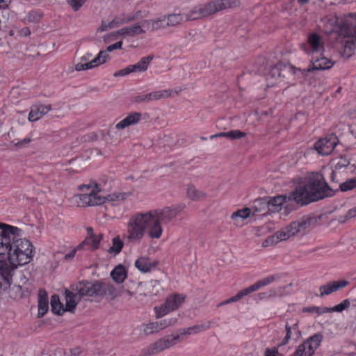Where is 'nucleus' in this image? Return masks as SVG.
Returning a JSON list of instances; mask_svg holds the SVG:
<instances>
[{
  "label": "nucleus",
  "mask_w": 356,
  "mask_h": 356,
  "mask_svg": "<svg viewBox=\"0 0 356 356\" xmlns=\"http://www.w3.org/2000/svg\"><path fill=\"white\" fill-rule=\"evenodd\" d=\"M356 40H346L343 45V54L346 57H350L355 49Z\"/></svg>",
  "instance_id": "obj_44"
},
{
  "label": "nucleus",
  "mask_w": 356,
  "mask_h": 356,
  "mask_svg": "<svg viewBox=\"0 0 356 356\" xmlns=\"http://www.w3.org/2000/svg\"><path fill=\"white\" fill-rule=\"evenodd\" d=\"M184 209V206L179 205L149 211L148 213L150 216L152 224L150 232L151 238L159 239L163 234L162 225H166L172 222Z\"/></svg>",
  "instance_id": "obj_5"
},
{
  "label": "nucleus",
  "mask_w": 356,
  "mask_h": 356,
  "mask_svg": "<svg viewBox=\"0 0 356 356\" xmlns=\"http://www.w3.org/2000/svg\"><path fill=\"white\" fill-rule=\"evenodd\" d=\"M281 277L280 274H274L269 275L268 277H266L261 280H258L254 284H252L254 291H257L261 287H264L265 286H267L273 282H275L278 280Z\"/></svg>",
  "instance_id": "obj_37"
},
{
  "label": "nucleus",
  "mask_w": 356,
  "mask_h": 356,
  "mask_svg": "<svg viewBox=\"0 0 356 356\" xmlns=\"http://www.w3.org/2000/svg\"><path fill=\"white\" fill-rule=\"evenodd\" d=\"M19 229L9 225L0 223V255L5 254L7 250L6 245L9 243L10 238L15 236V232H19Z\"/></svg>",
  "instance_id": "obj_14"
},
{
  "label": "nucleus",
  "mask_w": 356,
  "mask_h": 356,
  "mask_svg": "<svg viewBox=\"0 0 356 356\" xmlns=\"http://www.w3.org/2000/svg\"><path fill=\"white\" fill-rule=\"evenodd\" d=\"M121 17L117 16L115 17L111 22L107 23L108 29H111L115 27H118L122 25Z\"/></svg>",
  "instance_id": "obj_57"
},
{
  "label": "nucleus",
  "mask_w": 356,
  "mask_h": 356,
  "mask_svg": "<svg viewBox=\"0 0 356 356\" xmlns=\"http://www.w3.org/2000/svg\"><path fill=\"white\" fill-rule=\"evenodd\" d=\"M209 326L205 325L204 324L196 325H194L192 327H187L182 330H180L179 333H177V334H180V341H181V339H183L184 336L197 334V333L203 332V331L209 329Z\"/></svg>",
  "instance_id": "obj_34"
},
{
  "label": "nucleus",
  "mask_w": 356,
  "mask_h": 356,
  "mask_svg": "<svg viewBox=\"0 0 356 356\" xmlns=\"http://www.w3.org/2000/svg\"><path fill=\"white\" fill-rule=\"evenodd\" d=\"M166 27H175L185 22L184 15L179 13H170L163 15Z\"/></svg>",
  "instance_id": "obj_29"
},
{
  "label": "nucleus",
  "mask_w": 356,
  "mask_h": 356,
  "mask_svg": "<svg viewBox=\"0 0 356 356\" xmlns=\"http://www.w3.org/2000/svg\"><path fill=\"white\" fill-rule=\"evenodd\" d=\"M120 17H121V21H122V24L133 22L136 19L134 13L129 14L127 15L123 14L122 15H120Z\"/></svg>",
  "instance_id": "obj_59"
},
{
  "label": "nucleus",
  "mask_w": 356,
  "mask_h": 356,
  "mask_svg": "<svg viewBox=\"0 0 356 356\" xmlns=\"http://www.w3.org/2000/svg\"><path fill=\"white\" fill-rule=\"evenodd\" d=\"M19 265L12 264L9 260L8 261L0 260V276L2 278L6 287H10L15 270Z\"/></svg>",
  "instance_id": "obj_19"
},
{
  "label": "nucleus",
  "mask_w": 356,
  "mask_h": 356,
  "mask_svg": "<svg viewBox=\"0 0 356 356\" xmlns=\"http://www.w3.org/2000/svg\"><path fill=\"white\" fill-rule=\"evenodd\" d=\"M131 193H124V192H116L112 194L104 196L105 198V202H120L127 200Z\"/></svg>",
  "instance_id": "obj_41"
},
{
  "label": "nucleus",
  "mask_w": 356,
  "mask_h": 356,
  "mask_svg": "<svg viewBox=\"0 0 356 356\" xmlns=\"http://www.w3.org/2000/svg\"><path fill=\"white\" fill-rule=\"evenodd\" d=\"M138 286L140 289L137 291L136 293L138 292L140 295L144 296H152L154 294L153 291L151 290V289L154 286L153 282H150L149 283L140 282L138 284Z\"/></svg>",
  "instance_id": "obj_43"
},
{
  "label": "nucleus",
  "mask_w": 356,
  "mask_h": 356,
  "mask_svg": "<svg viewBox=\"0 0 356 356\" xmlns=\"http://www.w3.org/2000/svg\"><path fill=\"white\" fill-rule=\"evenodd\" d=\"M153 58V55H148L147 56L142 57L137 63L131 65L132 70H134V72H142L146 71Z\"/></svg>",
  "instance_id": "obj_32"
},
{
  "label": "nucleus",
  "mask_w": 356,
  "mask_h": 356,
  "mask_svg": "<svg viewBox=\"0 0 356 356\" xmlns=\"http://www.w3.org/2000/svg\"><path fill=\"white\" fill-rule=\"evenodd\" d=\"M320 310H321V307H315V306L309 307H305V308L303 309V312H310V313L316 312L318 315H320Z\"/></svg>",
  "instance_id": "obj_61"
},
{
  "label": "nucleus",
  "mask_w": 356,
  "mask_h": 356,
  "mask_svg": "<svg viewBox=\"0 0 356 356\" xmlns=\"http://www.w3.org/2000/svg\"><path fill=\"white\" fill-rule=\"evenodd\" d=\"M289 197L290 195L289 196L278 195L270 199H259L257 203L262 205L264 207H267L268 212L275 213L280 211L283 204L286 202L287 200H293L292 198H289Z\"/></svg>",
  "instance_id": "obj_13"
},
{
  "label": "nucleus",
  "mask_w": 356,
  "mask_h": 356,
  "mask_svg": "<svg viewBox=\"0 0 356 356\" xmlns=\"http://www.w3.org/2000/svg\"><path fill=\"white\" fill-rule=\"evenodd\" d=\"M130 26L131 37H136L147 33L146 29L144 27V20L135 23Z\"/></svg>",
  "instance_id": "obj_42"
},
{
  "label": "nucleus",
  "mask_w": 356,
  "mask_h": 356,
  "mask_svg": "<svg viewBox=\"0 0 356 356\" xmlns=\"http://www.w3.org/2000/svg\"><path fill=\"white\" fill-rule=\"evenodd\" d=\"M135 266L142 273H147L154 266L148 258L143 257L135 261Z\"/></svg>",
  "instance_id": "obj_38"
},
{
  "label": "nucleus",
  "mask_w": 356,
  "mask_h": 356,
  "mask_svg": "<svg viewBox=\"0 0 356 356\" xmlns=\"http://www.w3.org/2000/svg\"><path fill=\"white\" fill-rule=\"evenodd\" d=\"M51 311L56 314L62 315L66 312L63 305L60 302L58 295H53L51 298Z\"/></svg>",
  "instance_id": "obj_39"
},
{
  "label": "nucleus",
  "mask_w": 356,
  "mask_h": 356,
  "mask_svg": "<svg viewBox=\"0 0 356 356\" xmlns=\"http://www.w3.org/2000/svg\"><path fill=\"white\" fill-rule=\"evenodd\" d=\"M300 69H296L289 64L278 63L269 72L268 76L272 78H280L282 81L293 84L297 74L301 72Z\"/></svg>",
  "instance_id": "obj_7"
},
{
  "label": "nucleus",
  "mask_w": 356,
  "mask_h": 356,
  "mask_svg": "<svg viewBox=\"0 0 356 356\" xmlns=\"http://www.w3.org/2000/svg\"><path fill=\"white\" fill-rule=\"evenodd\" d=\"M81 248H78V246L72 250L70 252L66 254L65 255V260H70L72 259L74 256L77 250H81Z\"/></svg>",
  "instance_id": "obj_63"
},
{
  "label": "nucleus",
  "mask_w": 356,
  "mask_h": 356,
  "mask_svg": "<svg viewBox=\"0 0 356 356\" xmlns=\"http://www.w3.org/2000/svg\"><path fill=\"white\" fill-rule=\"evenodd\" d=\"M180 341V334H172L156 340L154 343L150 344L145 350L148 355H154L159 353Z\"/></svg>",
  "instance_id": "obj_10"
},
{
  "label": "nucleus",
  "mask_w": 356,
  "mask_h": 356,
  "mask_svg": "<svg viewBox=\"0 0 356 356\" xmlns=\"http://www.w3.org/2000/svg\"><path fill=\"white\" fill-rule=\"evenodd\" d=\"M252 211L250 208H244L239 209L232 214V219L236 222V225L239 224V219L245 220L251 216Z\"/></svg>",
  "instance_id": "obj_40"
},
{
  "label": "nucleus",
  "mask_w": 356,
  "mask_h": 356,
  "mask_svg": "<svg viewBox=\"0 0 356 356\" xmlns=\"http://www.w3.org/2000/svg\"><path fill=\"white\" fill-rule=\"evenodd\" d=\"M113 35L115 37H118L119 35H124L127 37H131V31H130V26H124L120 30L115 31L113 33Z\"/></svg>",
  "instance_id": "obj_53"
},
{
  "label": "nucleus",
  "mask_w": 356,
  "mask_h": 356,
  "mask_svg": "<svg viewBox=\"0 0 356 356\" xmlns=\"http://www.w3.org/2000/svg\"><path fill=\"white\" fill-rule=\"evenodd\" d=\"M144 27L147 32H154L166 28L164 17L144 19Z\"/></svg>",
  "instance_id": "obj_26"
},
{
  "label": "nucleus",
  "mask_w": 356,
  "mask_h": 356,
  "mask_svg": "<svg viewBox=\"0 0 356 356\" xmlns=\"http://www.w3.org/2000/svg\"><path fill=\"white\" fill-rule=\"evenodd\" d=\"M185 299L186 296L184 294L175 293L169 296L163 304L154 307L156 318H161L169 312L177 309L185 301Z\"/></svg>",
  "instance_id": "obj_8"
},
{
  "label": "nucleus",
  "mask_w": 356,
  "mask_h": 356,
  "mask_svg": "<svg viewBox=\"0 0 356 356\" xmlns=\"http://www.w3.org/2000/svg\"><path fill=\"white\" fill-rule=\"evenodd\" d=\"M355 217H356V207L350 209L346 214L347 218H352Z\"/></svg>",
  "instance_id": "obj_64"
},
{
  "label": "nucleus",
  "mask_w": 356,
  "mask_h": 356,
  "mask_svg": "<svg viewBox=\"0 0 356 356\" xmlns=\"http://www.w3.org/2000/svg\"><path fill=\"white\" fill-rule=\"evenodd\" d=\"M79 189L86 193L79 195L77 197L83 207L102 205L105 202L104 195H101L100 185L96 183L83 184L79 186Z\"/></svg>",
  "instance_id": "obj_6"
},
{
  "label": "nucleus",
  "mask_w": 356,
  "mask_h": 356,
  "mask_svg": "<svg viewBox=\"0 0 356 356\" xmlns=\"http://www.w3.org/2000/svg\"><path fill=\"white\" fill-rule=\"evenodd\" d=\"M186 193L187 197L193 201H200L207 197L205 193L197 190L193 185L188 186Z\"/></svg>",
  "instance_id": "obj_35"
},
{
  "label": "nucleus",
  "mask_w": 356,
  "mask_h": 356,
  "mask_svg": "<svg viewBox=\"0 0 356 356\" xmlns=\"http://www.w3.org/2000/svg\"><path fill=\"white\" fill-rule=\"evenodd\" d=\"M340 35L346 40H356V26L343 24L340 27Z\"/></svg>",
  "instance_id": "obj_33"
},
{
  "label": "nucleus",
  "mask_w": 356,
  "mask_h": 356,
  "mask_svg": "<svg viewBox=\"0 0 356 356\" xmlns=\"http://www.w3.org/2000/svg\"><path fill=\"white\" fill-rule=\"evenodd\" d=\"M350 302L348 299L343 300L339 305H337L334 307V311L336 312H341L346 309H348L350 307Z\"/></svg>",
  "instance_id": "obj_52"
},
{
  "label": "nucleus",
  "mask_w": 356,
  "mask_h": 356,
  "mask_svg": "<svg viewBox=\"0 0 356 356\" xmlns=\"http://www.w3.org/2000/svg\"><path fill=\"white\" fill-rule=\"evenodd\" d=\"M51 110L50 104L42 105V104H35L31 108L30 113L29 114V120L31 122L37 121L40 119L43 115L47 114L49 111Z\"/></svg>",
  "instance_id": "obj_24"
},
{
  "label": "nucleus",
  "mask_w": 356,
  "mask_h": 356,
  "mask_svg": "<svg viewBox=\"0 0 356 356\" xmlns=\"http://www.w3.org/2000/svg\"><path fill=\"white\" fill-rule=\"evenodd\" d=\"M48 309L47 294L44 290L40 289L38 293V316H43L47 312Z\"/></svg>",
  "instance_id": "obj_30"
},
{
  "label": "nucleus",
  "mask_w": 356,
  "mask_h": 356,
  "mask_svg": "<svg viewBox=\"0 0 356 356\" xmlns=\"http://www.w3.org/2000/svg\"><path fill=\"white\" fill-rule=\"evenodd\" d=\"M356 187V177L349 179L339 184V188L341 191H348L353 190Z\"/></svg>",
  "instance_id": "obj_46"
},
{
  "label": "nucleus",
  "mask_w": 356,
  "mask_h": 356,
  "mask_svg": "<svg viewBox=\"0 0 356 356\" xmlns=\"http://www.w3.org/2000/svg\"><path fill=\"white\" fill-rule=\"evenodd\" d=\"M108 57V54L106 51H100L97 56L91 60L88 63H84L83 61L79 62L75 65V70L76 71H81L88 69H92L95 67L99 66L106 62V58Z\"/></svg>",
  "instance_id": "obj_23"
},
{
  "label": "nucleus",
  "mask_w": 356,
  "mask_h": 356,
  "mask_svg": "<svg viewBox=\"0 0 356 356\" xmlns=\"http://www.w3.org/2000/svg\"><path fill=\"white\" fill-rule=\"evenodd\" d=\"M334 195V191L319 173H312L302 179L298 186L290 194L296 203L306 205Z\"/></svg>",
  "instance_id": "obj_1"
},
{
  "label": "nucleus",
  "mask_w": 356,
  "mask_h": 356,
  "mask_svg": "<svg viewBox=\"0 0 356 356\" xmlns=\"http://www.w3.org/2000/svg\"><path fill=\"white\" fill-rule=\"evenodd\" d=\"M254 287L252 285L248 286V288H245L240 291H238L236 295V298L237 299V300H239L241 298H242L243 297L252 293V292H254Z\"/></svg>",
  "instance_id": "obj_51"
},
{
  "label": "nucleus",
  "mask_w": 356,
  "mask_h": 356,
  "mask_svg": "<svg viewBox=\"0 0 356 356\" xmlns=\"http://www.w3.org/2000/svg\"><path fill=\"white\" fill-rule=\"evenodd\" d=\"M141 118V113L138 112H134L129 113L125 118L120 121L115 127L117 129L121 130L131 125L136 124L139 122Z\"/></svg>",
  "instance_id": "obj_28"
},
{
  "label": "nucleus",
  "mask_w": 356,
  "mask_h": 356,
  "mask_svg": "<svg viewBox=\"0 0 356 356\" xmlns=\"http://www.w3.org/2000/svg\"><path fill=\"white\" fill-rule=\"evenodd\" d=\"M176 322V318H167L159 321L150 322L143 325V331L145 335L148 336L158 333L165 328L175 325Z\"/></svg>",
  "instance_id": "obj_12"
},
{
  "label": "nucleus",
  "mask_w": 356,
  "mask_h": 356,
  "mask_svg": "<svg viewBox=\"0 0 356 356\" xmlns=\"http://www.w3.org/2000/svg\"><path fill=\"white\" fill-rule=\"evenodd\" d=\"M15 232V236L10 238L6 245L5 254H8V259L12 264L22 266L31 260L33 245L29 240L20 238L21 229Z\"/></svg>",
  "instance_id": "obj_3"
},
{
  "label": "nucleus",
  "mask_w": 356,
  "mask_h": 356,
  "mask_svg": "<svg viewBox=\"0 0 356 356\" xmlns=\"http://www.w3.org/2000/svg\"><path fill=\"white\" fill-rule=\"evenodd\" d=\"M308 53L313 56H321L324 51V42L323 38L316 33H312L308 37Z\"/></svg>",
  "instance_id": "obj_22"
},
{
  "label": "nucleus",
  "mask_w": 356,
  "mask_h": 356,
  "mask_svg": "<svg viewBox=\"0 0 356 356\" xmlns=\"http://www.w3.org/2000/svg\"><path fill=\"white\" fill-rule=\"evenodd\" d=\"M348 282L346 280H340V281H334L332 282H328L326 284L322 285L319 288V291L321 292L320 296L321 297L324 296H327L332 292L337 291L346 286H347Z\"/></svg>",
  "instance_id": "obj_25"
},
{
  "label": "nucleus",
  "mask_w": 356,
  "mask_h": 356,
  "mask_svg": "<svg viewBox=\"0 0 356 356\" xmlns=\"http://www.w3.org/2000/svg\"><path fill=\"white\" fill-rule=\"evenodd\" d=\"M316 222L315 218L309 216H304L298 220L292 222L288 225L292 236L304 234L305 231Z\"/></svg>",
  "instance_id": "obj_16"
},
{
  "label": "nucleus",
  "mask_w": 356,
  "mask_h": 356,
  "mask_svg": "<svg viewBox=\"0 0 356 356\" xmlns=\"http://www.w3.org/2000/svg\"><path fill=\"white\" fill-rule=\"evenodd\" d=\"M150 216L147 212H138L130 217L127 225V234L124 239L129 243H138L143 238L145 232L151 238L152 224Z\"/></svg>",
  "instance_id": "obj_4"
},
{
  "label": "nucleus",
  "mask_w": 356,
  "mask_h": 356,
  "mask_svg": "<svg viewBox=\"0 0 356 356\" xmlns=\"http://www.w3.org/2000/svg\"><path fill=\"white\" fill-rule=\"evenodd\" d=\"M131 72H134V70H132V66L131 65L124 69H122V70L115 72L114 76H123L127 75Z\"/></svg>",
  "instance_id": "obj_54"
},
{
  "label": "nucleus",
  "mask_w": 356,
  "mask_h": 356,
  "mask_svg": "<svg viewBox=\"0 0 356 356\" xmlns=\"http://www.w3.org/2000/svg\"><path fill=\"white\" fill-rule=\"evenodd\" d=\"M212 15L240 6V0H211L209 1Z\"/></svg>",
  "instance_id": "obj_20"
},
{
  "label": "nucleus",
  "mask_w": 356,
  "mask_h": 356,
  "mask_svg": "<svg viewBox=\"0 0 356 356\" xmlns=\"http://www.w3.org/2000/svg\"><path fill=\"white\" fill-rule=\"evenodd\" d=\"M350 164V162L348 160L344 158H341L340 161L336 164L334 170L339 172L341 169L343 168H346Z\"/></svg>",
  "instance_id": "obj_58"
},
{
  "label": "nucleus",
  "mask_w": 356,
  "mask_h": 356,
  "mask_svg": "<svg viewBox=\"0 0 356 356\" xmlns=\"http://www.w3.org/2000/svg\"><path fill=\"white\" fill-rule=\"evenodd\" d=\"M259 200H256L254 202V205L252 208H250L252 211L251 216H257L258 213L261 212H263V213L261 214L262 216L266 215V213H268L267 207H264L262 205L257 203Z\"/></svg>",
  "instance_id": "obj_48"
},
{
  "label": "nucleus",
  "mask_w": 356,
  "mask_h": 356,
  "mask_svg": "<svg viewBox=\"0 0 356 356\" xmlns=\"http://www.w3.org/2000/svg\"><path fill=\"white\" fill-rule=\"evenodd\" d=\"M42 17V13L35 10H32L28 14L26 19L31 22H38L41 19Z\"/></svg>",
  "instance_id": "obj_50"
},
{
  "label": "nucleus",
  "mask_w": 356,
  "mask_h": 356,
  "mask_svg": "<svg viewBox=\"0 0 356 356\" xmlns=\"http://www.w3.org/2000/svg\"><path fill=\"white\" fill-rule=\"evenodd\" d=\"M111 277L117 283H122L127 277V271L122 265H118L111 273Z\"/></svg>",
  "instance_id": "obj_36"
},
{
  "label": "nucleus",
  "mask_w": 356,
  "mask_h": 356,
  "mask_svg": "<svg viewBox=\"0 0 356 356\" xmlns=\"http://www.w3.org/2000/svg\"><path fill=\"white\" fill-rule=\"evenodd\" d=\"M42 356H48V353H42ZM49 356H67L65 351L60 348L55 349L50 352Z\"/></svg>",
  "instance_id": "obj_56"
},
{
  "label": "nucleus",
  "mask_w": 356,
  "mask_h": 356,
  "mask_svg": "<svg viewBox=\"0 0 356 356\" xmlns=\"http://www.w3.org/2000/svg\"><path fill=\"white\" fill-rule=\"evenodd\" d=\"M212 15L209 2L193 7L184 15L185 22L207 17Z\"/></svg>",
  "instance_id": "obj_15"
},
{
  "label": "nucleus",
  "mask_w": 356,
  "mask_h": 356,
  "mask_svg": "<svg viewBox=\"0 0 356 356\" xmlns=\"http://www.w3.org/2000/svg\"><path fill=\"white\" fill-rule=\"evenodd\" d=\"M311 65L306 70L307 72H311L314 70H325L330 69L333 66V62L322 55L313 56Z\"/></svg>",
  "instance_id": "obj_21"
},
{
  "label": "nucleus",
  "mask_w": 356,
  "mask_h": 356,
  "mask_svg": "<svg viewBox=\"0 0 356 356\" xmlns=\"http://www.w3.org/2000/svg\"><path fill=\"white\" fill-rule=\"evenodd\" d=\"M122 41L117 42L113 44L108 46L106 51H105L107 53V51L111 52L115 49H120L122 48Z\"/></svg>",
  "instance_id": "obj_60"
},
{
  "label": "nucleus",
  "mask_w": 356,
  "mask_h": 356,
  "mask_svg": "<svg viewBox=\"0 0 356 356\" xmlns=\"http://www.w3.org/2000/svg\"><path fill=\"white\" fill-rule=\"evenodd\" d=\"M278 353H279L277 348H267L265 351V356H277Z\"/></svg>",
  "instance_id": "obj_62"
},
{
  "label": "nucleus",
  "mask_w": 356,
  "mask_h": 356,
  "mask_svg": "<svg viewBox=\"0 0 356 356\" xmlns=\"http://www.w3.org/2000/svg\"><path fill=\"white\" fill-rule=\"evenodd\" d=\"M172 95L170 90H162L152 92L147 94H143L134 97V103H149L152 101H157L161 99H165Z\"/></svg>",
  "instance_id": "obj_18"
},
{
  "label": "nucleus",
  "mask_w": 356,
  "mask_h": 356,
  "mask_svg": "<svg viewBox=\"0 0 356 356\" xmlns=\"http://www.w3.org/2000/svg\"><path fill=\"white\" fill-rule=\"evenodd\" d=\"M293 236L289 227L286 226L280 231L275 232L273 236L268 237L266 240V243H277L280 241H285Z\"/></svg>",
  "instance_id": "obj_27"
},
{
  "label": "nucleus",
  "mask_w": 356,
  "mask_h": 356,
  "mask_svg": "<svg viewBox=\"0 0 356 356\" xmlns=\"http://www.w3.org/2000/svg\"><path fill=\"white\" fill-rule=\"evenodd\" d=\"M323 340L321 334H315L298 346L292 356H312Z\"/></svg>",
  "instance_id": "obj_9"
},
{
  "label": "nucleus",
  "mask_w": 356,
  "mask_h": 356,
  "mask_svg": "<svg viewBox=\"0 0 356 356\" xmlns=\"http://www.w3.org/2000/svg\"><path fill=\"white\" fill-rule=\"evenodd\" d=\"M246 136V134L240 130H232L227 132H220L210 136L211 139L219 137H226L230 140H236L244 138Z\"/></svg>",
  "instance_id": "obj_31"
},
{
  "label": "nucleus",
  "mask_w": 356,
  "mask_h": 356,
  "mask_svg": "<svg viewBox=\"0 0 356 356\" xmlns=\"http://www.w3.org/2000/svg\"><path fill=\"white\" fill-rule=\"evenodd\" d=\"M289 286H280L277 289H273L269 291V297L282 296L286 294V289Z\"/></svg>",
  "instance_id": "obj_49"
},
{
  "label": "nucleus",
  "mask_w": 356,
  "mask_h": 356,
  "mask_svg": "<svg viewBox=\"0 0 356 356\" xmlns=\"http://www.w3.org/2000/svg\"><path fill=\"white\" fill-rule=\"evenodd\" d=\"M339 139L334 134H330L315 143L314 147L322 155L331 154L338 144Z\"/></svg>",
  "instance_id": "obj_11"
},
{
  "label": "nucleus",
  "mask_w": 356,
  "mask_h": 356,
  "mask_svg": "<svg viewBox=\"0 0 356 356\" xmlns=\"http://www.w3.org/2000/svg\"><path fill=\"white\" fill-rule=\"evenodd\" d=\"M123 245L124 243L120 237L118 236H115L112 240V246L110 248V252L118 254L122 250Z\"/></svg>",
  "instance_id": "obj_45"
},
{
  "label": "nucleus",
  "mask_w": 356,
  "mask_h": 356,
  "mask_svg": "<svg viewBox=\"0 0 356 356\" xmlns=\"http://www.w3.org/2000/svg\"><path fill=\"white\" fill-rule=\"evenodd\" d=\"M297 326H298L297 323H295L292 327L290 326L287 323H286V325H285L286 332V336L282 339V341L280 343V344L279 345V346L286 345L289 342V341L291 337V330H297L298 329Z\"/></svg>",
  "instance_id": "obj_47"
},
{
  "label": "nucleus",
  "mask_w": 356,
  "mask_h": 356,
  "mask_svg": "<svg viewBox=\"0 0 356 356\" xmlns=\"http://www.w3.org/2000/svg\"><path fill=\"white\" fill-rule=\"evenodd\" d=\"M113 287L110 284L96 282H80L70 286L65 291L66 312L74 313L78 302L82 298L103 296L107 292L112 293Z\"/></svg>",
  "instance_id": "obj_2"
},
{
  "label": "nucleus",
  "mask_w": 356,
  "mask_h": 356,
  "mask_svg": "<svg viewBox=\"0 0 356 356\" xmlns=\"http://www.w3.org/2000/svg\"><path fill=\"white\" fill-rule=\"evenodd\" d=\"M103 234H95L92 227L87 228V236L85 240L78 245V248H84L86 247L88 250H95L99 248V243L103 238Z\"/></svg>",
  "instance_id": "obj_17"
},
{
  "label": "nucleus",
  "mask_w": 356,
  "mask_h": 356,
  "mask_svg": "<svg viewBox=\"0 0 356 356\" xmlns=\"http://www.w3.org/2000/svg\"><path fill=\"white\" fill-rule=\"evenodd\" d=\"M86 1V0H70L68 3L72 8L76 11L85 3Z\"/></svg>",
  "instance_id": "obj_55"
}]
</instances>
